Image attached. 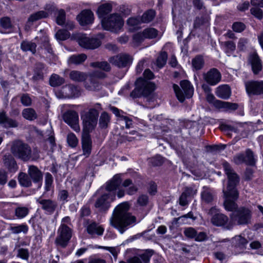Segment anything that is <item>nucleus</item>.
Returning <instances> with one entry per match:
<instances>
[{
  "mask_svg": "<svg viewBox=\"0 0 263 263\" xmlns=\"http://www.w3.org/2000/svg\"><path fill=\"white\" fill-rule=\"evenodd\" d=\"M64 121L69 125L76 132L80 131L79 123V115L74 110H69L65 112L62 116Z\"/></svg>",
  "mask_w": 263,
  "mask_h": 263,
  "instance_id": "9d476101",
  "label": "nucleus"
},
{
  "mask_svg": "<svg viewBox=\"0 0 263 263\" xmlns=\"http://www.w3.org/2000/svg\"><path fill=\"white\" fill-rule=\"evenodd\" d=\"M102 25L104 29L116 32L123 25L121 16L117 14H112L108 17L102 20Z\"/></svg>",
  "mask_w": 263,
  "mask_h": 263,
  "instance_id": "39448f33",
  "label": "nucleus"
},
{
  "mask_svg": "<svg viewBox=\"0 0 263 263\" xmlns=\"http://www.w3.org/2000/svg\"><path fill=\"white\" fill-rule=\"evenodd\" d=\"M18 180L20 184L23 187H29L32 184L31 180L29 176L23 172L19 173Z\"/></svg>",
  "mask_w": 263,
  "mask_h": 263,
  "instance_id": "72a5a7b5",
  "label": "nucleus"
},
{
  "mask_svg": "<svg viewBox=\"0 0 263 263\" xmlns=\"http://www.w3.org/2000/svg\"><path fill=\"white\" fill-rule=\"evenodd\" d=\"M0 25L4 29H10L12 27V25L9 17H3L0 20Z\"/></svg>",
  "mask_w": 263,
  "mask_h": 263,
  "instance_id": "4d7b16f0",
  "label": "nucleus"
},
{
  "mask_svg": "<svg viewBox=\"0 0 263 263\" xmlns=\"http://www.w3.org/2000/svg\"><path fill=\"white\" fill-rule=\"evenodd\" d=\"M23 117L29 121H33L37 118V115L35 110L32 108H27L22 111Z\"/></svg>",
  "mask_w": 263,
  "mask_h": 263,
  "instance_id": "4c0bfd02",
  "label": "nucleus"
},
{
  "mask_svg": "<svg viewBox=\"0 0 263 263\" xmlns=\"http://www.w3.org/2000/svg\"><path fill=\"white\" fill-rule=\"evenodd\" d=\"M64 82V79L57 74H52L49 80L50 84L53 87L60 86L62 85Z\"/></svg>",
  "mask_w": 263,
  "mask_h": 263,
  "instance_id": "79ce46f5",
  "label": "nucleus"
},
{
  "mask_svg": "<svg viewBox=\"0 0 263 263\" xmlns=\"http://www.w3.org/2000/svg\"><path fill=\"white\" fill-rule=\"evenodd\" d=\"M70 78L76 82H82L87 79V74L83 72L72 70L69 73Z\"/></svg>",
  "mask_w": 263,
  "mask_h": 263,
  "instance_id": "f704fd0d",
  "label": "nucleus"
},
{
  "mask_svg": "<svg viewBox=\"0 0 263 263\" xmlns=\"http://www.w3.org/2000/svg\"><path fill=\"white\" fill-rule=\"evenodd\" d=\"M61 92L62 98H72L79 96V91L76 87L71 85H67L63 86Z\"/></svg>",
  "mask_w": 263,
  "mask_h": 263,
  "instance_id": "393cba45",
  "label": "nucleus"
},
{
  "mask_svg": "<svg viewBox=\"0 0 263 263\" xmlns=\"http://www.w3.org/2000/svg\"><path fill=\"white\" fill-rule=\"evenodd\" d=\"M28 174L34 183L40 182L43 180L42 172L35 165L28 166Z\"/></svg>",
  "mask_w": 263,
  "mask_h": 263,
  "instance_id": "412c9836",
  "label": "nucleus"
},
{
  "mask_svg": "<svg viewBox=\"0 0 263 263\" xmlns=\"http://www.w3.org/2000/svg\"><path fill=\"white\" fill-rule=\"evenodd\" d=\"M220 129L228 135H230V126L224 121H221L219 126Z\"/></svg>",
  "mask_w": 263,
  "mask_h": 263,
  "instance_id": "338daca9",
  "label": "nucleus"
},
{
  "mask_svg": "<svg viewBox=\"0 0 263 263\" xmlns=\"http://www.w3.org/2000/svg\"><path fill=\"white\" fill-rule=\"evenodd\" d=\"M91 139L89 133L83 132L82 136V144L83 155L87 157L91 151Z\"/></svg>",
  "mask_w": 263,
  "mask_h": 263,
  "instance_id": "6ab92c4d",
  "label": "nucleus"
},
{
  "mask_svg": "<svg viewBox=\"0 0 263 263\" xmlns=\"http://www.w3.org/2000/svg\"><path fill=\"white\" fill-rule=\"evenodd\" d=\"M145 38L153 39L157 35V30L154 28H147L143 30Z\"/></svg>",
  "mask_w": 263,
  "mask_h": 263,
  "instance_id": "13d9d810",
  "label": "nucleus"
},
{
  "mask_svg": "<svg viewBox=\"0 0 263 263\" xmlns=\"http://www.w3.org/2000/svg\"><path fill=\"white\" fill-rule=\"evenodd\" d=\"M78 42L81 47L89 49H94L99 47L101 45V41L96 38H90L85 35H82L78 39Z\"/></svg>",
  "mask_w": 263,
  "mask_h": 263,
  "instance_id": "2eb2a0df",
  "label": "nucleus"
},
{
  "mask_svg": "<svg viewBox=\"0 0 263 263\" xmlns=\"http://www.w3.org/2000/svg\"><path fill=\"white\" fill-rule=\"evenodd\" d=\"M136 87L131 92L130 96L133 98H137L143 96L142 90H141L139 86H138V80L136 83Z\"/></svg>",
  "mask_w": 263,
  "mask_h": 263,
  "instance_id": "e2e57ef3",
  "label": "nucleus"
},
{
  "mask_svg": "<svg viewBox=\"0 0 263 263\" xmlns=\"http://www.w3.org/2000/svg\"><path fill=\"white\" fill-rule=\"evenodd\" d=\"M154 254V251L152 250H147L142 254L138 256H135L129 258L126 262L121 261L119 263H142L141 260L144 263H148L150 258Z\"/></svg>",
  "mask_w": 263,
  "mask_h": 263,
  "instance_id": "f3484780",
  "label": "nucleus"
},
{
  "mask_svg": "<svg viewBox=\"0 0 263 263\" xmlns=\"http://www.w3.org/2000/svg\"><path fill=\"white\" fill-rule=\"evenodd\" d=\"M239 183V177L231 171V199H237L239 193L236 186ZM231 220L237 221L239 224H246L250 222L251 218V212L247 208H237V204L231 200Z\"/></svg>",
  "mask_w": 263,
  "mask_h": 263,
  "instance_id": "f03ea898",
  "label": "nucleus"
},
{
  "mask_svg": "<svg viewBox=\"0 0 263 263\" xmlns=\"http://www.w3.org/2000/svg\"><path fill=\"white\" fill-rule=\"evenodd\" d=\"M203 78L208 84L214 86L217 84L221 81V75L217 69L213 68L206 73H204Z\"/></svg>",
  "mask_w": 263,
  "mask_h": 263,
  "instance_id": "dca6fc26",
  "label": "nucleus"
},
{
  "mask_svg": "<svg viewBox=\"0 0 263 263\" xmlns=\"http://www.w3.org/2000/svg\"><path fill=\"white\" fill-rule=\"evenodd\" d=\"M99 112L96 108H90L81 114L83 126V132L89 133L96 126L98 122Z\"/></svg>",
  "mask_w": 263,
  "mask_h": 263,
  "instance_id": "7ed1b4c3",
  "label": "nucleus"
},
{
  "mask_svg": "<svg viewBox=\"0 0 263 263\" xmlns=\"http://www.w3.org/2000/svg\"><path fill=\"white\" fill-rule=\"evenodd\" d=\"M116 198L115 193H106L98 197L95 203L94 206L98 212L105 213L109 209L110 203Z\"/></svg>",
  "mask_w": 263,
  "mask_h": 263,
  "instance_id": "0eeeda50",
  "label": "nucleus"
},
{
  "mask_svg": "<svg viewBox=\"0 0 263 263\" xmlns=\"http://www.w3.org/2000/svg\"><path fill=\"white\" fill-rule=\"evenodd\" d=\"M65 22V12L63 9L59 11L57 17V23L60 25H63Z\"/></svg>",
  "mask_w": 263,
  "mask_h": 263,
  "instance_id": "bf43d9fd",
  "label": "nucleus"
},
{
  "mask_svg": "<svg viewBox=\"0 0 263 263\" xmlns=\"http://www.w3.org/2000/svg\"><path fill=\"white\" fill-rule=\"evenodd\" d=\"M138 86L142 90L143 96H146L150 95L155 89L154 83L144 80L142 78L138 79Z\"/></svg>",
  "mask_w": 263,
  "mask_h": 263,
  "instance_id": "a211bd4d",
  "label": "nucleus"
},
{
  "mask_svg": "<svg viewBox=\"0 0 263 263\" xmlns=\"http://www.w3.org/2000/svg\"><path fill=\"white\" fill-rule=\"evenodd\" d=\"M77 20L81 25L90 24L93 20V13L89 10H84L77 16Z\"/></svg>",
  "mask_w": 263,
  "mask_h": 263,
  "instance_id": "5701e85b",
  "label": "nucleus"
},
{
  "mask_svg": "<svg viewBox=\"0 0 263 263\" xmlns=\"http://www.w3.org/2000/svg\"><path fill=\"white\" fill-rule=\"evenodd\" d=\"M192 66L196 70L202 69L204 64V60L201 55H197L192 61Z\"/></svg>",
  "mask_w": 263,
  "mask_h": 263,
  "instance_id": "a19ab883",
  "label": "nucleus"
},
{
  "mask_svg": "<svg viewBox=\"0 0 263 263\" xmlns=\"http://www.w3.org/2000/svg\"><path fill=\"white\" fill-rule=\"evenodd\" d=\"M53 177L49 173H47L45 174V189L46 191H49L52 187Z\"/></svg>",
  "mask_w": 263,
  "mask_h": 263,
  "instance_id": "6e6d98bb",
  "label": "nucleus"
},
{
  "mask_svg": "<svg viewBox=\"0 0 263 263\" xmlns=\"http://www.w3.org/2000/svg\"><path fill=\"white\" fill-rule=\"evenodd\" d=\"M86 58L87 56L85 54L73 55L69 58L68 62L71 64H80L83 63Z\"/></svg>",
  "mask_w": 263,
  "mask_h": 263,
  "instance_id": "a18cd8bd",
  "label": "nucleus"
},
{
  "mask_svg": "<svg viewBox=\"0 0 263 263\" xmlns=\"http://www.w3.org/2000/svg\"><path fill=\"white\" fill-rule=\"evenodd\" d=\"M112 6L109 4H104L99 6L97 10V13L99 17L105 18V16L111 12Z\"/></svg>",
  "mask_w": 263,
  "mask_h": 263,
  "instance_id": "e433bc0d",
  "label": "nucleus"
},
{
  "mask_svg": "<svg viewBox=\"0 0 263 263\" xmlns=\"http://www.w3.org/2000/svg\"><path fill=\"white\" fill-rule=\"evenodd\" d=\"M36 201L45 213L48 215L53 214L58 208V203L54 200L39 198Z\"/></svg>",
  "mask_w": 263,
  "mask_h": 263,
  "instance_id": "f8f14e48",
  "label": "nucleus"
},
{
  "mask_svg": "<svg viewBox=\"0 0 263 263\" xmlns=\"http://www.w3.org/2000/svg\"><path fill=\"white\" fill-rule=\"evenodd\" d=\"M180 86L184 91V93L177 84L173 85V89L178 100L181 102H183L185 100V97L190 98L192 97L194 89L190 82L187 80L181 81Z\"/></svg>",
  "mask_w": 263,
  "mask_h": 263,
  "instance_id": "423d86ee",
  "label": "nucleus"
},
{
  "mask_svg": "<svg viewBox=\"0 0 263 263\" xmlns=\"http://www.w3.org/2000/svg\"><path fill=\"white\" fill-rule=\"evenodd\" d=\"M3 162L9 172H15L18 170L16 162L11 154L5 155L3 158Z\"/></svg>",
  "mask_w": 263,
  "mask_h": 263,
  "instance_id": "4be33fe9",
  "label": "nucleus"
},
{
  "mask_svg": "<svg viewBox=\"0 0 263 263\" xmlns=\"http://www.w3.org/2000/svg\"><path fill=\"white\" fill-rule=\"evenodd\" d=\"M167 54L166 52H161L156 61L157 66L161 68L163 67L166 63Z\"/></svg>",
  "mask_w": 263,
  "mask_h": 263,
  "instance_id": "09e8293b",
  "label": "nucleus"
},
{
  "mask_svg": "<svg viewBox=\"0 0 263 263\" xmlns=\"http://www.w3.org/2000/svg\"><path fill=\"white\" fill-rule=\"evenodd\" d=\"M11 152L14 157L24 161H28L31 159V148L27 144L22 141H15L11 146Z\"/></svg>",
  "mask_w": 263,
  "mask_h": 263,
  "instance_id": "20e7f679",
  "label": "nucleus"
},
{
  "mask_svg": "<svg viewBox=\"0 0 263 263\" xmlns=\"http://www.w3.org/2000/svg\"><path fill=\"white\" fill-rule=\"evenodd\" d=\"M121 183V179L120 176L116 175L108 182L106 183V190L111 193H116L115 191L120 186Z\"/></svg>",
  "mask_w": 263,
  "mask_h": 263,
  "instance_id": "bb28decb",
  "label": "nucleus"
},
{
  "mask_svg": "<svg viewBox=\"0 0 263 263\" xmlns=\"http://www.w3.org/2000/svg\"><path fill=\"white\" fill-rule=\"evenodd\" d=\"M49 15L48 12L45 11H39L31 14L28 18L27 23L32 25L34 22L40 19L47 17Z\"/></svg>",
  "mask_w": 263,
  "mask_h": 263,
  "instance_id": "473e14b6",
  "label": "nucleus"
},
{
  "mask_svg": "<svg viewBox=\"0 0 263 263\" xmlns=\"http://www.w3.org/2000/svg\"><path fill=\"white\" fill-rule=\"evenodd\" d=\"M208 23V19L204 16L196 17L194 23V27L198 28Z\"/></svg>",
  "mask_w": 263,
  "mask_h": 263,
  "instance_id": "8fccbe9b",
  "label": "nucleus"
},
{
  "mask_svg": "<svg viewBox=\"0 0 263 263\" xmlns=\"http://www.w3.org/2000/svg\"><path fill=\"white\" fill-rule=\"evenodd\" d=\"M90 66L106 72L110 71L111 69L109 64L106 61L92 62L90 64Z\"/></svg>",
  "mask_w": 263,
  "mask_h": 263,
  "instance_id": "ea45409f",
  "label": "nucleus"
},
{
  "mask_svg": "<svg viewBox=\"0 0 263 263\" xmlns=\"http://www.w3.org/2000/svg\"><path fill=\"white\" fill-rule=\"evenodd\" d=\"M87 231L89 234L92 236H101L104 233V229L102 226L93 222L88 225Z\"/></svg>",
  "mask_w": 263,
  "mask_h": 263,
  "instance_id": "cd10ccee",
  "label": "nucleus"
},
{
  "mask_svg": "<svg viewBox=\"0 0 263 263\" xmlns=\"http://www.w3.org/2000/svg\"><path fill=\"white\" fill-rule=\"evenodd\" d=\"M129 204L123 202L117 205L114 209L110 218V224L118 230L121 234L136 225L137 218L128 212Z\"/></svg>",
  "mask_w": 263,
  "mask_h": 263,
  "instance_id": "f257e3e1",
  "label": "nucleus"
},
{
  "mask_svg": "<svg viewBox=\"0 0 263 263\" xmlns=\"http://www.w3.org/2000/svg\"><path fill=\"white\" fill-rule=\"evenodd\" d=\"M208 214L211 216V221L214 226H223L228 220V217L224 214L220 213L215 207L211 208Z\"/></svg>",
  "mask_w": 263,
  "mask_h": 263,
  "instance_id": "ddd939ff",
  "label": "nucleus"
},
{
  "mask_svg": "<svg viewBox=\"0 0 263 263\" xmlns=\"http://www.w3.org/2000/svg\"><path fill=\"white\" fill-rule=\"evenodd\" d=\"M223 167L227 175L228 181L226 186L223 188L222 198L224 199L223 206L228 211H230V167L227 162L223 163Z\"/></svg>",
  "mask_w": 263,
  "mask_h": 263,
  "instance_id": "1a4fd4ad",
  "label": "nucleus"
},
{
  "mask_svg": "<svg viewBox=\"0 0 263 263\" xmlns=\"http://www.w3.org/2000/svg\"><path fill=\"white\" fill-rule=\"evenodd\" d=\"M206 99L209 103L212 104L217 108L228 109L230 107L229 103L216 99L211 93L206 95Z\"/></svg>",
  "mask_w": 263,
  "mask_h": 263,
  "instance_id": "b1692460",
  "label": "nucleus"
},
{
  "mask_svg": "<svg viewBox=\"0 0 263 263\" xmlns=\"http://www.w3.org/2000/svg\"><path fill=\"white\" fill-rule=\"evenodd\" d=\"M85 87L88 90L96 91L101 88V85L98 79L89 77L88 81L85 83Z\"/></svg>",
  "mask_w": 263,
  "mask_h": 263,
  "instance_id": "2f4dec72",
  "label": "nucleus"
},
{
  "mask_svg": "<svg viewBox=\"0 0 263 263\" xmlns=\"http://www.w3.org/2000/svg\"><path fill=\"white\" fill-rule=\"evenodd\" d=\"M67 141L68 145L71 147H76L78 142V140L73 133H69L67 137Z\"/></svg>",
  "mask_w": 263,
  "mask_h": 263,
  "instance_id": "864d4df0",
  "label": "nucleus"
},
{
  "mask_svg": "<svg viewBox=\"0 0 263 263\" xmlns=\"http://www.w3.org/2000/svg\"><path fill=\"white\" fill-rule=\"evenodd\" d=\"M245 163L247 164L250 165H253L255 163L253 153L250 149H248L246 151V156H245Z\"/></svg>",
  "mask_w": 263,
  "mask_h": 263,
  "instance_id": "3c124183",
  "label": "nucleus"
},
{
  "mask_svg": "<svg viewBox=\"0 0 263 263\" xmlns=\"http://www.w3.org/2000/svg\"><path fill=\"white\" fill-rule=\"evenodd\" d=\"M142 21L140 17H132L127 20V25L132 27L130 29H136L138 26L142 23Z\"/></svg>",
  "mask_w": 263,
  "mask_h": 263,
  "instance_id": "de8ad7c7",
  "label": "nucleus"
},
{
  "mask_svg": "<svg viewBox=\"0 0 263 263\" xmlns=\"http://www.w3.org/2000/svg\"><path fill=\"white\" fill-rule=\"evenodd\" d=\"M216 96L222 99H227L230 96V87L228 85L223 84L216 88Z\"/></svg>",
  "mask_w": 263,
  "mask_h": 263,
  "instance_id": "c85d7f7f",
  "label": "nucleus"
},
{
  "mask_svg": "<svg viewBox=\"0 0 263 263\" xmlns=\"http://www.w3.org/2000/svg\"><path fill=\"white\" fill-rule=\"evenodd\" d=\"M251 13L258 20H261L262 18V11L258 8H252L250 9Z\"/></svg>",
  "mask_w": 263,
  "mask_h": 263,
  "instance_id": "69168bd1",
  "label": "nucleus"
},
{
  "mask_svg": "<svg viewBox=\"0 0 263 263\" xmlns=\"http://www.w3.org/2000/svg\"><path fill=\"white\" fill-rule=\"evenodd\" d=\"M0 124L5 128L16 127L18 123L15 120L8 118L5 112H0Z\"/></svg>",
  "mask_w": 263,
  "mask_h": 263,
  "instance_id": "a878e982",
  "label": "nucleus"
},
{
  "mask_svg": "<svg viewBox=\"0 0 263 263\" xmlns=\"http://www.w3.org/2000/svg\"><path fill=\"white\" fill-rule=\"evenodd\" d=\"M196 231L193 228L189 227L185 229L184 234L189 238H195L196 236Z\"/></svg>",
  "mask_w": 263,
  "mask_h": 263,
  "instance_id": "0e129e2a",
  "label": "nucleus"
},
{
  "mask_svg": "<svg viewBox=\"0 0 263 263\" xmlns=\"http://www.w3.org/2000/svg\"><path fill=\"white\" fill-rule=\"evenodd\" d=\"M72 236L71 230L66 224H61L58 231V236L55 240L57 246L65 248Z\"/></svg>",
  "mask_w": 263,
  "mask_h": 263,
  "instance_id": "6e6552de",
  "label": "nucleus"
},
{
  "mask_svg": "<svg viewBox=\"0 0 263 263\" xmlns=\"http://www.w3.org/2000/svg\"><path fill=\"white\" fill-rule=\"evenodd\" d=\"M44 68L45 66L43 63H38L36 64L32 80L34 81H37L43 80L44 78L43 70L44 69Z\"/></svg>",
  "mask_w": 263,
  "mask_h": 263,
  "instance_id": "c756f323",
  "label": "nucleus"
},
{
  "mask_svg": "<svg viewBox=\"0 0 263 263\" xmlns=\"http://www.w3.org/2000/svg\"><path fill=\"white\" fill-rule=\"evenodd\" d=\"M155 15V11L152 9H149L145 12L140 18L142 23H148L154 19Z\"/></svg>",
  "mask_w": 263,
  "mask_h": 263,
  "instance_id": "c03bdc74",
  "label": "nucleus"
},
{
  "mask_svg": "<svg viewBox=\"0 0 263 263\" xmlns=\"http://www.w3.org/2000/svg\"><path fill=\"white\" fill-rule=\"evenodd\" d=\"M201 197L203 201L209 203L213 200L214 193L210 188L207 186H203V190L201 193Z\"/></svg>",
  "mask_w": 263,
  "mask_h": 263,
  "instance_id": "7c9ffc66",
  "label": "nucleus"
},
{
  "mask_svg": "<svg viewBox=\"0 0 263 263\" xmlns=\"http://www.w3.org/2000/svg\"><path fill=\"white\" fill-rule=\"evenodd\" d=\"M29 210L26 207H18L15 210V216L18 218H23L28 214Z\"/></svg>",
  "mask_w": 263,
  "mask_h": 263,
  "instance_id": "603ef678",
  "label": "nucleus"
},
{
  "mask_svg": "<svg viewBox=\"0 0 263 263\" xmlns=\"http://www.w3.org/2000/svg\"><path fill=\"white\" fill-rule=\"evenodd\" d=\"M36 45L35 43L27 41H23L21 45V48L23 51H30L33 54L36 52Z\"/></svg>",
  "mask_w": 263,
  "mask_h": 263,
  "instance_id": "58836bf2",
  "label": "nucleus"
},
{
  "mask_svg": "<svg viewBox=\"0 0 263 263\" xmlns=\"http://www.w3.org/2000/svg\"><path fill=\"white\" fill-rule=\"evenodd\" d=\"M249 61L253 73L255 74H258L262 69L261 61L258 54L255 52L251 54L249 57Z\"/></svg>",
  "mask_w": 263,
  "mask_h": 263,
  "instance_id": "aec40b11",
  "label": "nucleus"
},
{
  "mask_svg": "<svg viewBox=\"0 0 263 263\" xmlns=\"http://www.w3.org/2000/svg\"><path fill=\"white\" fill-rule=\"evenodd\" d=\"M151 163L153 166H160L162 165L164 162V159L160 155H157L151 159Z\"/></svg>",
  "mask_w": 263,
  "mask_h": 263,
  "instance_id": "680f3d73",
  "label": "nucleus"
},
{
  "mask_svg": "<svg viewBox=\"0 0 263 263\" xmlns=\"http://www.w3.org/2000/svg\"><path fill=\"white\" fill-rule=\"evenodd\" d=\"M232 242L235 247L243 249L248 241L246 238L239 235L233 237Z\"/></svg>",
  "mask_w": 263,
  "mask_h": 263,
  "instance_id": "37998d69",
  "label": "nucleus"
},
{
  "mask_svg": "<svg viewBox=\"0 0 263 263\" xmlns=\"http://www.w3.org/2000/svg\"><path fill=\"white\" fill-rule=\"evenodd\" d=\"M9 230L13 234H18L21 232L26 234L28 230V226L25 224H22L16 226H10Z\"/></svg>",
  "mask_w": 263,
  "mask_h": 263,
  "instance_id": "49530a36",
  "label": "nucleus"
},
{
  "mask_svg": "<svg viewBox=\"0 0 263 263\" xmlns=\"http://www.w3.org/2000/svg\"><path fill=\"white\" fill-rule=\"evenodd\" d=\"M21 103L25 106H30L31 104V99L27 94H23L21 98Z\"/></svg>",
  "mask_w": 263,
  "mask_h": 263,
  "instance_id": "774afa93",
  "label": "nucleus"
},
{
  "mask_svg": "<svg viewBox=\"0 0 263 263\" xmlns=\"http://www.w3.org/2000/svg\"><path fill=\"white\" fill-rule=\"evenodd\" d=\"M110 117L109 114L103 111L101 113L99 119V125L101 128H106L110 123Z\"/></svg>",
  "mask_w": 263,
  "mask_h": 263,
  "instance_id": "c9c22d12",
  "label": "nucleus"
},
{
  "mask_svg": "<svg viewBox=\"0 0 263 263\" xmlns=\"http://www.w3.org/2000/svg\"><path fill=\"white\" fill-rule=\"evenodd\" d=\"M245 88L248 95H263V81H249L246 82Z\"/></svg>",
  "mask_w": 263,
  "mask_h": 263,
  "instance_id": "4468645a",
  "label": "nucleus"
},
{
  "mask_svg": "<svg viewBox=\"0 0 263 263\" xmlns=\"http://www.w3.org/2000/svg\"><path fill=\"white\" fill-rule=\"evenodd\" d=\"M70 33L65 29H61L59 30L55 34L56 38L60 40H65L69 37Z\"/></svg>",
  "mask_w": 263,
  "mask_h": 263,
  "instance_id": "5fc2aeb1",
  "label": "nucleus"
},
{
  "mask_svg": "<svg viewBox=\"0 0 263 263\" xmlns=\"http://www.w3.org/2000/svg\"><path fill=\"white\" fill-rule=\"evenodd\" d=\"M246 28V25L244 23L239 22H236L233 23L232 29L236 32H241Z\"/></svg>",
  "mask_w": 263,
  "mask_h": 263,
  "instance_id": "052dcab7",
  "label": "nucleus"
},
{
  "mask_svg": "<svg viewBox=\"0 0 263 263\" xmlns=\"http://www.w3.org/2000/svg\"><path fill=\"white\" fill-rule=\"evenodd\" d=\"M132 57L126 53H121L109 59V62L110 63L119 68L129 66L132 63Z\"/></svg>",
  "mask_w": 263,
  "mask_h": 263,
  "instance_id": "9b49d317",
  "label": "nucleus"
}]
</instances>
